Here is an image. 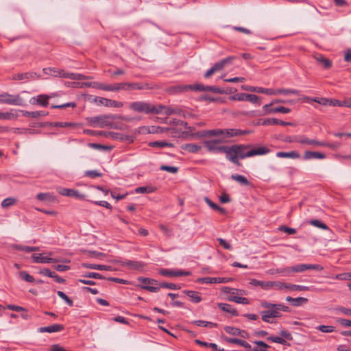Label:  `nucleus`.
<instances>
[{
  "label": "nucleus",
  "mask_w": 351,
  "mask_h": 351,
  "mask_svg": "<svg viewBox=\"0 0 351 351\" xmlns=\"http://www.w3.org/2000/svg\"><path fill=\"white\" fill-rule=\"evenodd\" d=\"M272 305H274V304L267 302H261V306L266 308V310L261 311L262 320L265 322L276 323L275 319L282 316L281 313L278 312L274 307H272Z\"/></svg>",
  "instance_id": "f257e3e1"
},
{
  "label": "nucleus",
  "mask_w": 351,
  "mask_h": 351,
  "mask_svg": "<svg viewBox=\"0 0 351 351\" xmlns=\"http://www.w3.org/2000/svg\"><path fill=\"white\" fill-rule=\"evenodd\" d=\"M129 108L132 110L139 113L158 114L160 112L156 110V106L143 101L132 102L130 104Z\"/></svg>",
  "instance_id": "f03ea898"
},
{
  "label": "nucleus",
  "mask_w": 351,
  "mask_h": 351,
  "mask_svg": "<svg viewBox=\"0 0 351 351\" xmlns=\"http://www.w3.org/2000/svg\"><path fill=\"white\" fill-rule=\"evenodd\" d=\"M241 130L236 129H214L206 132V134L210 136H221V142H225L226 138L239 136Z\"/></svg>",
  "instance_id": "7ed1b4c3"
},
{
  "label": "nucleus",
  "mask_w": 351,
  "mask_h": 351,
  "mask_svg": "<svg viewBox=\"0 0 351 351\" xmlns=\"http://www.w3.org/2000/svg\"><path fill=\"white\" fill-rule=\"evenodd\" d=\"M0 103L19 106H25L24 99L19 95H11L7 93L0 94Z\"/></svg>",
  "instance_id": "20e7f679"
},
{
  "label": "nucleus",
  "mask_w": 351,
  "mask_h": 351,
  "mask_svg": "<svg viewBox=\"0 0 351 351\" xmlns=\"http://www.w3.org/2000/svg\"><path fill=\"white\" fill-rule=\"evenodd\" d=\"M156 110L160 111L158 114H162L167 116L176 114L180 117H186L185 111L176 106L159 105L156 106Z\"/></svg>",
  "instance_id": "39448f33"
},
{
  "label": "nucleus",
  "mask_w": 351,
  "mask_h": 351,
  "mask_svg": "<svg viewBox=\"0 0 351 351\" xmlns=\"http://www.w3.org/2000/svg\"><path fill=\"white\" fill-rule=\"evenodd\" d=\"M88 123L93 127L104 128L110 124V117L99 115L87 118Z\"/></svg>",
  "instance_id": "423d86ee"
},
{
  "label": "nucleus",
  "mask_w": 351,
  "mask_h": 351,
  "mask_svg": "<svg viewBox=\"0 0 351 351\" xmlns=\"http://www.w3.org/2000/svg\"><path fill=\"white\" fill-rule=\"evenodd\" d=\"M250 146L243 145V158L252 157L256 155H265L270 152V149L266 147H253L247 150Z\"/></svg>",
  "instance_id": "0eeeda50"
},
{
  "label": "nucleus",
  "mask_w": 351,
  "mask_h": 351,
  "mask_svg": "<svg viewBox=\"0 0 351 351\" xmlns=\"http://www.w3.org/2000/svg\"><path fill=\"white\" fill-rule=\"evenodd\" d=\"M57 191L58 193L63 196L70 197H75L77 199L80 200H86V195L85 194L80 193L77 190H75L73 189H67L64 188L61 186L57 187Z\"/></svg>",
  "instance_id": "6e6552de"
},
{
  "label": "nucleus",
  "mask_w": 351,
  "mask_h": 351,
  "mask_svg": "<svg viewBox=\"0 0 351 351\" xmlns=\"http://www.w3.org/2000/svg\"><path fill=\"white\" fill-rule=\"evenodd\" d=\"M226 154L230 161L234 164H239L238 157L241 156V145L229 147Z\"/></svg>",
  "instance_id": "1a4fd4ad"
},
{
  "label": "nucleus",
  "mask_w": 351,
  "mask_h": 351,
  "mask_svg": "<svg viewBox=\"0 0 351 351\" xmlns=\"http://www.w3.org/2000/svg\"><path fill=\"white\" fill-rule=\"evenodd\" d=\"M159 274L167 277H179L190 276L191 273L189 271H183L182 269H160L158 271Z\"/></svg>",
  "instance_id": "9d476101"
},
{
  "label": "nucleus",
  "mask_w": 351,
  "mask_h": 351,
  "mask_svg": "<svg viewBox=\"0 0 351 351\" xmlns=\"http://www.w3.org/2000/svg\"><path fill=\"white\" fill-rule=\"evenodd\" d=\"M223 291L224 293H227L230 301L241 304V295L239 290L226 287H223Z\"/></svg>",
  "instance_id": "9b49d317"
},
{
  "label": "nucleus",
  "mask_w": 351,
  "mask_h": 351,
  "mask_svg": "<svg viewBox=\"0 0 351 351\" xmlns=\"http://www.w3.org/2000/svg\"><path fill=\"white\" fill-rule=\"evenodd\" d=\"M40 75L36 72H26L14 74L12 77L14 80H21L23 82H27L29 80H34L39 77Z\"/></svg>",
  "instance_id": "f8f14e48"
},
{
  "label": "nucleus",
  "mask_w": 351,
  "mask_h": 351,
  "mask_svg": "<svg viewBox=\"0 0 351 351\" xmlns=\"http://www.w3.org/2000/svg\"><path fill=\"white\" fill-rule=\"evenodd\" d=\"M230 280V278H211V277H204L200 278L197 279L198 282H202L204 284H219V283H226Z\"/></svg>",
  "instance_id": "ddd939ff"
},
{
  "label": "nucleus",
  "mask_w": 351,
  "mask_h": 351,
  "mask_svg": "<svg viewBox=\"0 0 351 351\" xmlns=\"http://www.w3.org/2000/svg\"><path fill=\"white\" fill-rule=\"evenodd\" d=\"M243 90H246L252 92H256L258 93H263L267 95H274V92L272 88H265L262 87H254V86H243Z\"/></svg>",
  "instance_id": "4468645a"
},
{
  "label": "nucleus",
  "mask_w": 351,
  "mask_h": 351,
  "mask_svg": "<svg viewBox=\"0 0 351 351\" xmlns=\"http://www.w3.org/2000/svg\"><path fill=\"white\" fill-rule=\"evenodd\" d=\"M263 125H292L293 123L291 122H286L282 120H280L275 118H269L261 120L259 121Z\"/></svg>",
  "instance_id": "2eb2a0df"
},
{
  "label": "nucleus",
  "mask_w": 351,
  "mask_h": 351,
  "mask_svg": "<svg viewBox=\"0 0 351 351\" xmlns=\"http://www.w3.org/2000/svg\"><path fill=\"white\" fill-rule=\"evenodd\" d=\"M64 329V326L59 324H55L48 326L40 327L38 329L39 332H60Z\"/></svg>",
  "instance_id": "dca6fc26"
},
{
  "label": "nucleus",
  "mask_w": 351,
  "mask_h": 351,
  "mask_svg": "<svg viewBox=\"0 0 351 351\" xmlns=\"http://www.w3.org/2000/svg\"><path fill=\"white\" fill-rule=\"evenodd\" d=\"M32 258L36 263H52L57 262L56 259L43 256L42 254H34Z\"/></svg>",
  "instance_id": "f3484780"
},
{
  "label": "nucleus",
  "mask_w": 351,
  "mask_h": 351,
  "mask_svg": "<svg viewBox=\"0 0 351 351\" xmlns=\"http://www.w3.org/2000/svg\"><path fill=\"white\" fill-rule=\"evenodd\" d=\"M18 110V113L21 112L23 116L32 117V118H37L38 117H45L49 114L48 112H46L44 110L32 111V112L22 110Z\"/></svg>",
  "instance_id": "a211bd4d"
},
{
  "label": "nucleus",
  "mask_w": 351,
  "mask_h": 351,
  "mask_svg": "<svg viewBox=\"0 0 351 351\" xmlns=\"http://www.w3.org/2000/svg\"><path fill=\"white\" fill-rule=\"evenodd\" d=\"M19 117L18 110L12 109L8 112H0V119L3 120H14Z\"/></svg>",
  "instance_id": "6ab92c4d"
},
{
  "label": "nucleus",
  "mask_w": 351,
  "mask_h": 351,
  "mask_svg": "<svg viewBox=\"0 0 351 351\" xmlns=\"http://www.w3.org/2000/svg\"><path fill=\"white\" fill-rule=\"evenodd\" d=\"M326 158L324 154L317 152L306 151L304 154V160H311L313 158L324 159Z\"/></svg>",
  "instance_id": "aec40b11"
},
{
  "label": "nucleus",
  "mask_w": 351,
  "mask_h": 351,
  "mask_svg": "<svg viewBox=\"0 0 351 351\" xmlns=\"http://www.w3.org/2000/svg\"><path fill=\"white\" fill-rule=\"evenodd\" d=\"M179 88L181 90H191L194 91H205L206 86L202 84H195L192 85H184Z\"/></svg>",
  "instance_id": "412c9836"
},
{
  "label": "nucleus",
  "mask_w": 351,
  "mask_h": 351,
  "mask_svg": "<svg viewBox=\"0 0 351 351\" xmlns=\"http://www.w3.org/2000/svg\"><path fill=\"white\" fill-rule=\"evenodd\" d=\"M184 293L190 298L191 302L194 303H199L202 301V298L199 293L195 291L184 290Z\"/></svg>",
  "instance_id": "4be33fe9"
},
{
  "label": "nucleus",
  "mask_w": 351,
  "mask_h": 351,
  "mask_svg": "<svg viewBox=\"0 0 351 351\" xmlns=\"http://www.w3.org/2000/svg\"><path fill=\"white\" fill-rule=\"evenodd\" d=\"M181 148L190 153H197L201 149L202 147L197 144L186 143L182 145Z\"/></svg>",
  "instance_id": "5701e85b"
},
{
  "label": "nucleus",
  "mask_w": 351,
  "mask_h": 351,
  "mask_svg": "<svg viewBox=\"0 0 351 351\" xmlns=\"http://www.w3.org/2000/svg\"><path fill=\"white\" fill-rule=\"evenodd\" d=\"M300 143L311 145H315V146H326V143H325L324 141H318L316 140L310 139L304 136H302Z\"/></svg>",
  "instance_id": "b1692460"
},
{
  "label": "nucleus",
  "mask_w": 351,
  "mask_h": 351,
  "mask_svg": "<svg viewBox=\"0 0 351 351\" xmlns=\"http://www.w3.org/2000/svg\"><path fill=\"white\" fill-rule=\"evenodd\" d=\"M233 58L228 57L227 58H224L217 62H216L213 66V68L215 70V72L219 71L222 70L226 65H227L228 63H230Z\"/></svg>",
  "instance_id": "393cba45"
},
{
  "label": "nucleus",
  "mask_w": 351,
  "mask_h": 351,
  "mask_svg": "<svg viewBox=\"0 0 351 351\" xmlns=\"http://www.w3.org/2000/svg\"><path fill=\"white\" fill-rule=\"evenodd\" d=\"M276 156L278 158H289L297 159L300 157V155L296 151H291L289 152H278L276 153Z\"/></svg>",
  "instance_id": "a878e982"
},
{
  "label": "nucleus",
  "mask_w": 351,
  "mask_h": 351,
  "mask_svg": "<svg viewBox=\"0 0 351 351\" xmlns=\"http://www.w3.org/2000/svg\"><path fill=\"white\" fill-rule=\"evenodd\" d=\"M99 103L107 107L119 108L121 106V104L115 100L100 97Z\"/></svg>",
  "instance_id": "bb28decb"
},
{
  "label": "nucleus",
  "mask_w": 351,
  "mask_h": 351,
  "mask_svg": "<svg viewBox=\"0 0 351 351\" xmlns=\"http://www.w3.org/2000/svg\"><path fill=\"white\" fill-rule=\"evenodd\" d=\"M242 99L243 101H247L252 104H258V105L261 104L260 97H258L256 95L243 93Z\"/></svg>",
  "instance_id": "cd10ccee"
},
{
  "label": "nucleus",
  "mask_w": 351,
  "mask_h": 351,
  "mask_svg": "<svg viewBox=\"0 0 351 351\" xmlns=\"http://www.w3.org/2000/svg\"><path fill=\"white\" fill-rule=\"evenodd\" d=\"M112 91H119L120 90H129L130 89V83L121 82L111 84Z\"/></svg>",
  "instance_id": "c85d7f7f"
},
{
  "label": "nucleus",
  "mask_w": 351,
  "mask_h": 351,
  "mask_svg": "<svg viewBox=\"0 0 351 351\" xmlns=\"http://www.w3.org/2000/svg\"><path fill=\"white\" fill-rule=\"evenodd\" d=\"M250 284L253 286H260L264 290L269 289V281H260L256 279H252Z\"/></svg>",
  "instance_id": "c756f323"
},
{
  "label": "nucleus",
  "mask_w": 351,
  "mask_h": 351,
  "mask_svg": "<svg viewBox=\"0 0 351 351\" xmlns=\"http://www.w3.org/2000/svg\"><path fill=\"white\" fill-rule=\"evenodd\" d=\"M219 143H221V140L220 141H218V140H212V141H206L205 142V145H206V148L210 151V152H216L217 149V147L219 146Z\"/></svg>",
  "instance_id": "7c9ffc66"
},
{
  "label": "nucleus",
  "mask_w": 351,
  "mask_h": 351,
  "mask_svg": "<svg viewBox=\"0 0 351 351\" xmlns=\"http://www.w3.org/2000/svg\"><path fill=\"white\" fill-rule=\"evenodd\" d=\"M51 97V96L48 95H38V102L37 105H40L43 107H46L49 104V99Z\"/></svg>",
  "instance_id": "2f4dec72"
},
{
  "label": "nucleus",
  "mask_w": 351,
  "mask_h": 351,
  "mask_svg": "<svg viewBox=\"0 0 351 351\" xmlns=\"http://www.w3.org/2000/svg\"><path fill=\"white\" fill-rule=\"evenodd\" d=\"M274 95H289V94H293V95H299V91L295 89H285V88H278V89H274Z\"/></svg>",
  "instance_id": "473e14b6"
},
{
  "label": "nucleus",
  "mask_w": 351,
  "mask_h": 351,
  "mask_svg": "<svg viewBox=\"0 0 351 351\" xmlns=\"http://www.w3.org/2000/svg\"><path fill=\"white\" fill-rule=\"evenodd\" d=\"M37 199L40 201L53 202L55 197L49 193H40L37 195Z\"/></svg>",
  "instance_id": "72a5a7b5"
},
{
  "label": "nucleus",
  "mask_w": 351,
  "mask_h": 351,
  "mask_svg": "<svg viewBox=\"0 0 351 351\" xmlns=\"http://www.w3.org/2000/svg\"><path fill=\"white\" fill-rule=\"evenodd\" d=\"M269 289L275 288L276 289L282 290L284 289H287V287H289V284L280 281H269Z\"/></svg>",
  "instance_id": "f704fd0d"
},
{
  "label": "nucleus",
  "mask_w": 351,
  "mask_h": 351,
  "mask_svg": "<svg viewBox=\"0 0 351 351\" xmlns=\"http://www.w3.org/2000/svg\"><path fill=\"white\" fill-rule=\"evenodd\" d=\"M84 267L92 269L97 270H109L110 267L105 265H97V264H88L86 263L83 265Z\"/></svg>",
  "instance_id": "c9c22d12"
},
{
  "label": "nucleus",
  "mask_w": 351,
  "mask_h": 351,
  "mask_svg": "<svg viewBox=\"0 0 351 351\" xmlns=\"http://www.w3.org/2000/svg\"><path fill=\"white\" fill-rule=\"evenodd\" d=\"M218 306L223 311L228 312L231 313L232 315H237L236 310L229 304L219 303L218 304Z\"/></svg>",
  "instance_id": "e433bc0d"
},
{
  "label": "nucleus",
  "mask_w": 351,
  "mask_h": 351,
  "mask_svg": "<svg viewBox=\"0 0 351 351\" xmlns=\"http://www.w3.org/2000/svg\"><path fill=\"white\" fill-rule=\"evenodd\" d=\"M156 190V188L152 186H139L135 189L136 193H152Z\"/></svg>",
  "instance_id": "4c0bfd02"
},
{
  "label": "nucleus",
  "mask_w": 351,
  "mask_h": 351,
  "mask_svg": "<svg viewBox=\"0 0 351 351\" xmlns=\"http://www.w3.org/2000/svg\"><path fill=\"white\" fill-rule=\"evenodd\" d=\"M308 269L307 264H300L291 267H288V270L290 271V272H302L305 270Z\"/></svg>",
  "instance_id": "58836bf2"
},
{
  "label": "nucleus",
  "mask_w": 351,
  "mask_h": 351,
  "mask_svg": "<svg viewBox=\"0 0 351 351\" xmlns=\"http://www.w3.org/2000/svg\"><path fill=\"white\" fill-rule=\"evenodd\" d=\"M204 200L206 202V204L213 210L219 211L221 213H225V209L223 208H221L217 204L213 202L208 197H206L204 198Z\"/></svg>",
  "instance_id": "ea45409f"
},
{
  "label": "nucleus",
  "mask_w": 351,
  "mask_h": 351,
  "mask_svg": "<svg viewBox=\"0 0 351 351\" xmlns=\"http://www.w3.org/2000/svg\"><path fill=\"white\" fill-rule=\"evenodd\" d=\"M125 265L135 269H141L144 266L143 263L133 261H128L125 263Z\"/></svg>",
  "instance_id": "a19ab883"
},
{
  "label": "nucleus",
  "mask_w": 351,
  "mask_h": 351,
  "mask_svg": "<svg viewBox=\"0 0 351 351\" xmlns=\"http://www.w3.org/2000/svg\"><path fill=\"white\" fill-rule=\"evenodd\" d=\"M315 58L318 62H320L321 64H322L323 66L325 69H328L332 65L331 62L328 59L324 58L322 56H318L315 57Z\"/></svg>",
  "instance_id": "79ce46f5"
},
{
  "label": "nucleus",
  "mask_w": 351,
  "mask_h": 351,
  "mask_svg": "<svg viewBox=\"0 0 351 351\" xmlns=\"http://www.w3.org/2000/svg\"><path fill=\"white\" fill-rule=\"evenodd\" d=\"M267 340L274 343H278L284 346H287L289 343L285 339L280 337L270 336L267 338Z\"/></svg>",
  "instance_id": "37998d69"
},
{
  "label": "nucleus",
  "mask_w": 351,
  "mask_h": 351,
  "mask_svg": "<svg viewBox=\"0 0 351 351\" xmlns=\"http://www.w3.org/2000/svg\"><path fill=\"white\" fill-rule=\"evenodd\" d=\"M224 330L228 333L229 335L233 336H237L241 334V330L239 328H235L233 326H226L224 327Z\"/></svg>",
  "instance_id": "c03bdc74"
},
{
  "label": "nucleus",
  "mask_w": 351,
  "mask_h": 351,
  "mask_svg": "<svg viewBox=\"0 0 351 351\" xmlns=\"http://www.w3.org/2000/svg\"><path fill=\"white\" fill-rule=\"evenodd\" d=\"M287 289H289V290H290L291 291H308L309 290V287H306V286L289 284V287H287Z\"/></svg>",
  "instance_id": "a18cd8bd"
},
{
  "label": "nucleus",
  "mask_w": 351,
  "mask_h": 351,
  "mask_svg": "<svg viewBox=\"0 0 351 351\" xmlns=\"http://www.w3.org/2000/svg\"><path fill=\"white\" fill-rule=\"evenodd\" d=\"M309 223L323 230H328V226L318 219H312L309 221Z\"/></svg>",
  "instance_id": "49530a36"
},
{
  "label": "nucleus",
  "mask_w": 351,
  "mask_h": 351,
  "mask_svg": "<svg viewBox=\"0 0 351 351\" xmlns=\"http://www.w3.org/2000/svg\"><path fill=\"white\" fill-rule=\"evenodd\" d=\"M306 101H313L316 103H318L323 106H327L328 102V99L327 98H323V97H315V98H310V97H306L304 99Z\"/></svg>",
  "instance_id": "de8ad7c7"
},
{
  "label": "nucleus",
  "mask_w": 351,
  "mask_h": 351,
  "mask_svg": "<svg viewBox=\"0 0 351 351\" xmlns=\"http://www.w3.org/2000/svg\"><path fill=\"white\" fill-rule=\"evenodd\" d=\"M58 295L69 306H73V302L71 299H70L63 291H58Z\"/></svg>",
  "instance_id": "09e8293b"
},
{
  "label": "nucleus",
  "mask_w": 351,
  "mask_h": 351,
  "mask_svg": "<svg viewBox=\"0 0 351 351\" xmlns=\"http://www.w3.org/2000/svg\"><path fill=\"white\" fill-rule=\"evenodd\" d=\"M16 202V199L13 197H8L3 199L1 202V206L3 208H8L10 206L15 204Z\"/></svg>",
  "instance_id": "8fccbe9b"
},
{
  "label": "nucleus",
  "mask_w": 351,
  "mask_h": 351,
  "mask_svg": "<svg viewBox=\"0 0 351 351\" xmlns=\"http://www.w3.org/2000/svg\"><path fill=\"white\" fill-rule=\"evenodd\" d=\"M19 275L21 279L24 281L28 282H33L35 280L34 278L30 274H29L27 271H22L19 273Z\"/></svg>",
  "instance_id": "3c124183"
},
{
  "label": "nucleus",
  "mask_w": 351,
  "mask_h": 351,
  "mask_svg": "<svg viewBox=\"0 0 351 351\" xmlns=\"http://www.w3.org/2000/svg\"><path fill=\"white\" fill-rule=\"evenodd\" d=\"M308 302V299L302 297H298L296 298H293L292 306H302L304 304H306Z\"/></svg>",
  "instance_id": "603ef678"
},
{
  "label": "nucleus",
  "mask_w": 351,
  "mask_h": 351,
  "mask_svg": "<svg viewBox=\"0 0 351 351\" xmlns=\"http://www.w3.org/2000/svg\"><path fill=\"white\" fill-rule=\"evenodd\" d=\"M138 280L139 282H141L143 283V285H158L157 281L154 279L140 277V278H138Z\"/></svg>",
  "instance_id": "864d4df0"
},
{
  "label": "nucleus",
  "mask_w": 351,
  "mask_h": 351,
  "mask_svg": "<svg viewBox=\"0 0 351 351\" xmlns=\"http://www.w3.org/2000/svg\"><path fill=\"white\" fill-rule=\"evenodd\" d=\"M156 285H142L141 288L143 289L147 290L152 293H156L160 290V284L158 285V286H156Z\"/></svg>",
  "instance_id": "5fc2aeb1"
},
{
  "label": "nucleus",
  "mask_w": 351,
  "mask_h": 351,
  "mask_svg": "<svg viewBox=\"0 0 351 351\" xmlns=\"http://www.w3.org/2000/svg\"><path fill=\"white\" fill-rule=\"evenodd\" d=\"M84 176L91 178H95L97 177H101L102 173L97 170H88L84 173Z\"/></svg>",
  "instance_id": "6e6d98bb"
},
{
  "label": "nucleus",
  "mask_w": 351,
  "mask_h": 351,
  "mask_svg": "<svg viewBox=\"0 0 351 351\" xmlns=\"http://www.w3.org/2000/svg\"><path fill=\"white\" fill-rule=\"evenodd\" d=\"M50 125L60 127V128H66V127H74L75 123L71 122H55L51 123Z\"/></svg>",
  "instance_id": "4d7b16f0"
},
{
  "label": "nucleus",
  "mask_w": 351,
  "mask_h": 351,
  "mask_svg": "<svg viewBox=\"0 0 351 351\" xmlns=\"http://www.w3.org/2000/svg\"><path fill=\"white\" fill-rule=\"evenodd\" d=\"M317 328L322 332L329 333L335 331V328L332 326L320 325Z\"/></svg>",
  "instance_id": "13d9d810"
},
{
  "label": "nucleus",
  "mask_w": 351,
  "mask_h": 351,
  "mask_svg": "<svg viewBox=\"0 0 351 351\" xmlns=\"http://www.w3.org/2000/svg\"><path fill=\"white\" fill-rule=\"evenodd\" d=\"M152 147H172L173 145L171 143L165 142V141H154L150 143Z\"/></svg>",
  "instance_id": "bf43d9fd"
},
{
  "label": "nucleus",
  "mask_w": 351,
  "mask_h": 351,
  "mask_svg": "<svg viewBox=\"0 0 351 351\" xmlns=\"http://www.w3.org/2000/svg\"><path fill=\"white\" fill-rule=\"evenodd\" d=\"M94 84H95L94 87L97 88L106 90V91H112L111 84H102V83H94Z\"/></svg>",
  "instance_id": "052dcab7"
},
{
  "label": "nucleus",
  "mask_w": 351,
  "mask_h": 351,
  "mask_svg": "<svg viewBox=\"0 0 351 351\" xmlns=\"http://www.w3.org/2000/svg\"><path fill=\"white\" fill-rule=\"evenodd\" d=\"M94 84H95L94 87L97 88L106 90V91H112L111 84H102V83H94Z\"/></svg>",
  "instance_id": "680f3d73"
},
{
  "label": "nucleus",
  "mask_w": 351,
  "mask_h": 351,
  "mask_svg": "<svg viewBox=\"0 0 351 351\" xmlns=\"http://www.w3.org/2000/svg\"><path fill=\"white\" fill-rule=\"evenodd\" d=\"M160 169L172 173H176L178 171V168L173 166L162 165Z\"/></svg>",
  "instance_id": "e2e57ef3"
},
{
  "label": "nucleus",
  "mask_w": 351,
  "mask_h": 351,
  "mask_svg": "<svg viewBox=\"0 0 351 351\" xmlns=\"http://www.w3.org/2000/svg\"><path fill=\"white\" fill-rule=\"evenodd\" d=\"M160 288H167L171 290L178 289L180 287L174 283L162 282L160 283Z\"/></svg>",
  "instance_id": "0e129e2a"
},
{
  "label": "nucleus",
  "mask_w": 351,
  "mask_h": 351,
  "mask_svg": "<svg viewBox=\"0 0 351 351\" xmlns=\"http://www.w3.org/2000/svg\"><path fill=\"white\" fill-rule=\"evenodd\" d=\"M335 278L341 280H351V272L339 274L336 275Z\"/></svg>",
  "instance_id": "69168bd1"
},
{
  "label": "nucleus",
  "mask_w": 351,
  "mask_h": 351,
  "mask_svg": "<svg viewBox=\"0 0 351 351\" xmlns=\"http://www.w3.org/2000/svg\"><path fill=\"white\" fill-rule=\"evenodd\" d=\"M213 92L215 93H222L223 90L217 87V86H206L205 92Z\"/></svg>",
  "instance_id": "338daca9"
},
{
  "label": "nucleus",
  "mask_w": 351,
  "mask_h": 351,
  "mask_svg": "<svg viewBox=\"0 0 351 351\" xmlns=\"http://www.w3.org/2000/svg\"><path fill=\"white\" fill-rule=\"evenodd\" d=\"M272 307H274L278 312L284 311V312H289V307L281 304H274V305L271 306Z\"/></svg>",
  "instance_id": "774afa93"
}]
</instances>
